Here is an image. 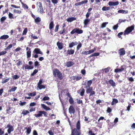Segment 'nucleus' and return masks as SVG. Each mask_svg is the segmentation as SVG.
I'll use <instances>...</instances> for the list:
<instances>
[{
    "label": "nucleus",
    "instance_id": "603ef678",
    "mask_svg": "<svg viewBox=\"0 0 135 135\" xmlns=\"http://www.w3.org/2000/svg\"><path fill=\"white\" fill-rule=\"evenodd\" d=\"M69 101L71 104H73L74 103V100L72 97H70V98Z\"/></svg>",
    "mask_w": 135,
    "mask_h": 135
},
{
    "label": "nucleus",
    "instance_id": "7ed1b4c3",
    "mask_svg": "<svg viewBox=\"0 0 135 135\" xmlns=\"http://www.w3.org/2000/svg\"><path fill=\"white\" fill-rule=\"evenodd\" d=\"M6 128H8L7 131L9 134L11 132L14 131V129L13 127L10 124H8Z\"/></svg>",
    "mask_w": 135,
    "mask_h": 135
},
{
    "label": "nucleus",
    "instance_id": "6e6d98bb",
    "mask_svg": "<svg viewBox=\"0 0 135 135\" xmlns=\"http://www.w3.org/2000/svg\"><path fill=\"white\" fill-rule=\"evenodd\" d=\"M59 26L58 25H57L56 26L55 29L54 30V31L55 32H57L58 31V29H59Z\"/></svg>",
    "mask_w": 135,
    "mask_h": 135
},
{
    "label": "nucleus",
    "instance_id": "9b49d317",
    "mask_svg": "<svg viewBox=\"0 0 135 135\" xmlns=\"http://www.w3.org/2000/svg\"><path fill=\"white\" fill-rule=\"evenodd\" d=\"M57 45L59 50H61L63 48V44L62 43L58 41L57 43Z\"/></svg>",
    "mask_w": 135,
    "mask_h": 135
},
{
    "label": "nucleus",
    "instance_id": "3c124183",
    "mask_svg": "<svg viewBox=\"0 0 135 135\" xmlns=\"http://www.w3.org/2000/svg\"><path fill=\"white\" fill-rule=\"evenodd\" d=\"M38 70H37L35 69L34 70L33 72L31 74V76H33L35 74H36L37 72H38Z\"/></svg>",
    "mask_w": 135,
    "mask_h": 135
},
{
    "label": "nucleus",
    "instance_id": "aec40b11",
    "mask_svg": "<svg viewBox=\"0 0 135 135\" xmlns=\"http://www.w3.org/2000/svg\"><path fill=\"white\" fill-rule=\"evenodd\" d=\"M54 22L52 21H51L50 22L49 25V29L50 30H51L54 27Z\"/></svg>",
    "mask_w": 135,
    "mask_h": 135
},
{
    "label": "nucleus",
    "instance_id": "49530a36",
    "mask_svg": "<svg viewBox=\"0 0 135 135\" xmlns=\"http://www.w3.org/2000/svg\"><path fill=\"white\" fill-rule=\"evenodd\" d=\"M77 30V28L74 29L70 32L71 34H74L75 33H76Z\"/></svg>",
    "mask_w": 135,
    "mask_h": 135
},
{
    "label": "nucleus",
    "instance_id": "4d7b16f0",
    "mask_svg": "<svg viewBox=\"0 0 135 135\" xmlns=\"http://www.w3.org/2000/svg\"><path fill=\"white\" fill-rule=\"evenodd\" d=\"M21 4L24 7L26 8L27 9H28V7L26 4L23 3V2H21Z\"/></svg>",
    "mask_w": 135,
    "mask_h": 135
},
{
    "label": "nucleus",
    "instance_id": "6e6552de",
    "mask_svg": "<svg viewBox=\"0 0 135 135\" xmlns=\"http://www.w3.org/2000/svg\"><path fill=\"white\" fill-rule=\"evenodd\" d=\"M69 112L70 114H71L72 113L74 114L75 113V109L74 107L72 106H70L69 108Z\"/></svg>",
    "mask_w": 135,
    "mask_h": 135
},
{
    "label": "nucleus",
    "instance_id": "2f4dec72",
    "mask_svg": "<svg viewBox=\"0 0 135 135\" xmlns=\"http://www.w3.org/2000/svg\"><path fill=\"white\" fill-rule=\"evenodd\" d=\"M29 113V112L27 110H23L22 114H23L24 115H26L27 114H28Z\"/></svg>",
    "mask_w": 135,
    "mask_h": 135
},
{
    "label": "nucleus",
    "instance_id": "a211bd4d",
    "mask_svg": "<svg viewBox=\"0 0 135 135\" xmlns=\"http://www.w3.org/2000/svg\"><path fill=\"white\" fill-rule=\"evenodd\" d=\"M74 51L72 49L68 50L67 51V55L73 54H74Z\"/></svg>",
    "mask_w": 135,
    "mask_h": 135
},
{
    "label": "nucleus",
    "instance_id": "473e14b6",
    "mask_svg": "<svg viewBox=\"0 0 135 135\" xmlns=\"http://www.w3.org/2000/svg\"><path fill=\"white\" fill-rule=\"evenodd\" d=\"M37 8L42 7V4L40 2H38L37 3Z\"/></svg>",
    "mask_w": 135,
    "mask_h": 135
},
{
    "label": "nucleus",
    "instance_id": "0eeeda50",
    "mask_svg": "<svg viewBox=\"0 0 135 135\" xmlns=\"http://www.w3.org/2000/svg\"><path fill=\"white\" fill-rule=\"evenodd\" d=\"M24 129H25L26 130V134L28 135L30 134L31 133V131L32 128L31 126H30L28 128L25 127Z\"/></svg>",
    "mask_w": 135,
    "mask_h": 135
},
{
    "label": "nucleus",
    "instance_id": "bb28decb",
    "mask_svg": "<svg viewBox=\"0 0 135 135\" xmlns=\"http://www.w3.org/2000/svg\"><path fill=\"white\" fill-rule=\"evenodd\" d=\"M90 20L89 19H86L84 20V23L85 25H86L90 22Z\"/></svg>",
    "mask_w": 135,
    "mask_h": 135
},
{
    "label": "nucleus",
    "instance_id": "09e8293b",
    "mask_svg": "<svg viewBox=\"0 0 135 135\" xmlns=\"http://www.w3.org/2000/svg\"><path fill=\"white\" fill-rule=\"evenodd\" d=\"M13 46V45L12 44L9 45L5 49L6 50H8L11 48Z\"/></svg>",
    "mask_w": 135,
    "mask_h": 135
},
{
    "label": "nucleus",
    "instance_id": "79ce46f5",
    "mask_svg": "<svg viewBox=\"0 0 135 135\" xmlns=\"http://www.w3.org/2000/svg\"><path fill=\"white\" fill-rule=\"evenodd\" d=\"M38 11L40 13H42L43 12V11H44L43 7L42 8H38Z\"/></svg>",
    "mask_w": 135,
    "mask_h": 135
},
{
    "label": "nucleus",
    "instance_id": "39448f33",
    "mask_svg": "<svg viewBox=\"0 0 135 135\" xmlns=\"http://www.w3.org/2000/svg\"><path fill=\"white\" fill-rule=\"evenodd\" d=\"M33 53L37 54H40L41 55L43 54V52L41 51L40 49L38 48L35 49L33 51Z\"/></svg>",
    "mask_w": 135,
    "mask_h": 135
},
{
    "label": "nucleus",
    "instance_id": "393cba45",
    "mask_svg": "<svg viewBox=\"0 0 135 135\" xmlns=\"http://www.w3.org/2000/svg\"><path fill=\"white\" fill-rule=\"evenodd\" d=\"M38 113L37 114H35V116L36 117H41L42 116V111H38Z\"/></svg>",
    "mask_w": 135,
    "mask_h": 135
},
{
    "label": "nucleus",
    "instance_id": "37998d69",
    "mask_svg": "<svg viewBox=\"0 0 135 135\" xmlns=\"http://www.w3.org/2000/svg\"><path fill=\"white\" fill-rule=\"evenodd\" d=\"M9 80V78H8L6 79L5 80H2V84H4L8 82Z\"/></svg>",
    "mask_w": 135,
    "mask_h": 135
},
{
    "label": "nucleus",
    "instance_id": "dca6fc26",
    "mask_svg": "<svg viewBox=\"0 0 135 135\" xmlns=\"http://www.w3.org/2000/svg\"><path fill=\"white\" fill-rule=\"evenodd\" d=\"M41 106L42 107L46 110H50V108L47 107L44 104H42Z\"/></svg>",
    "mask_w": 135,
    "mask_h": 135
},
{
    "label": "nucleus",
    "instance_id": "a19ab883",
    "mask_svg": "<svg viewBox=\"0 0 135 135\" xmlns=\"http://www.w3.org/2000/svg\"><path fill=\"white\" fill-rule=\"evenodd\" d=\"M6 19V17L5 16H3L1 17V22L3 23Z\"/></svg>",
    "mask_w": 135,
    "mask_h": 135
},
{
    "label": "nucleus",
    "instance_id": "8fccbe9b",
    "mask_svg": "<svg viewBox=\"0 0 135 135\" xmlns=\"http://www.w3.org/2000/svg\"><path fill=\"white\" fill-rule=\"evenodd\" d=\"M26 103L25 102H22L21 101H20V102L19 103V104L21 106H23L25 105Z\"/></svg>",
    "mask_w": 135,
    "mask_h": 135
},
{
    "label": "nucleus",
    "instance_id": "c756f323",
    "mask_svg": "<svg viewBox=\"0 0 135 135\" xmlns=\"http://www.w3.org/2000/svg\"><path fill=\"white\" fill-rule=\"evenodd\" d=\"M17 89V87L14 86L13 87H12L10 89H9L8 91L9 92L15 91Z\"/></svg>",
    "mask_w": 135,
    "mask_h": 135
},
{
    "label": "nucleus",
    "instance_id": "5fc2aeb1",
    "mask_svg": "<svg viewBox=\"0 0 135 135\" xmlns=\"http://www.w3.org/2000/svg\"><path fill=\"white\" fill-rule=\"evenodd\" d=\"M80 53L81 54H85V55H87L88 54V51H83L82 52H81Z\"/></svg>",
    "mask_w": 135,
    "mask_h": 135
},
{
    "label": "nucleus",
    "instance_id": "f8f14e48",
    "mask_svg": "<svg viewBox=\"0 0 135 135\" xmlns=\"http://www.w3.org/2000/svg\"><path fill=\"white\" fill-rule=\"evenodd\" d=\"M124 70V68L123 66H122L120 68L116 69H115L114 72L115 73H118L123 71Z\"/></svg>",
    "mask_w": 135,
    "mask_h": 135
},
{
    "label": "nucleus",
    "instance_id": "c85d7f7f",
    "mask_svg": "<svg viewBox=\"0 0 135 135\" xmlns=\"http://www.w3.org/2000/svg\"><path fill=\"white\" fill-rule=\"evenodd\" d=\"M31 50H29L27 51L26 52L27 58L30 57L31 56Z\"/></svg>",
    "mask_w": 135,
    "mask_h": 135
},
{
    "label": "nucleus",
    "instance_id": "a878e982",
    "mask_svg": "<svg viewBox=\"0 0 135 135\" xmlns=\"http://www.w3.org/2000/svg\"><path fill=\"white\" fill-rule=\"evenodd\" d=\"M76 18L74 17H70L67 19V21L68 22H71L73 21L76 20Z\"/></svg>",
    "mask_w": 135,
    "mask_h": 135
},
{
    "label": "nucleus",
    "instance_id": "a18cd8bd",
    "mask_svg": "<svg viewBox=\"0 0 135 135\" xmlns=\"http://www.w3.org/2000/svg\"><path fill=\"white\" fill-rule=\"evenodd\" d=\"M81 46L82 44L81 43L79 44L77 46V50H78L81 47Z\"/></svg>",
    "mask_w": 135,
    "mask_h": 135
},
{
    "label": "nucleus",
    "instance_id": "774afa93",
    "mask_svg": "<svg viewBox=\"0 0 135 135\" xmlns=\"http://www.w3.org/2000/svg\"><path fill=\"white\" fill-rule=\"evenodd\" d=\"M33 135H38L37 133L36 130H34L33 132Z\"/></svg>",
    "mask_w": 135,
    "mask_h": 135
},
{
    "label": "nucleus",
    "instance_id": "2eb2a0df",
    "mask_svg": "<svg viewBox=\"0 0 135 135\" xmlns=\"http://www.w3.org/2000/svg\"><path fill=\"white\" fill-rule=\"evenodd\" d=\"M74 63L72 61H68L66 63V66L67 67H71L74 65Z\"/></svg>",
    "mask_w": 135,
    "mask_h": 135
},
{
    "label": "nucleus",
    "instance_id": "4468645a",
    "mask_svg": "<svg viewBox=\"0 0 135 135\" xmlns=\"http://www.w3.org/2000/svg\"><path fill=\"white\" fill-rule=\"evenodd\" d=\"M108 82L113 87H114L115 86V83L114 82L113 80L111 79L109 80L108 81Z\"/></svg>",
    "mask_w": 135,
    "mask_h": 135
},
{
    "label": "nucleus",
    "instance_id": "c9c22d12",
    "mask_svg": "<svg viewBox=\"0 0 135 135\" xmlns=\"http://www.w3.org/2000/svg\"><path fill=\"white\" fill-rule=\"evenodd\" d=\"M92 87H89L88 89H87L86 91L87 93H90L93 90Z\"/></svg>",
    "mask_w": 135,
    "mask_h": 135
},
{
    "label": "nucleus",
    "instance_id": "e2e57ef3",
    "mask_svg": "<svg viewBox=\"0 0 135 135\" xmlns=\"http://www.w3.org/2000/svg\"><path fill=\"white\" fill-rule=\"evenodd\" d=\"M34 65L35 66H37L39 65V62L38 61H36L34 62Z\"/></svg>",
    "mask_w": 135,
    "mask_h": 135
},
{
    "label": "nucleus",
    "instance_id": "de8ad7c7",
    "mask_svg": "<svg viewBox=\"0 0 135 135\" xmlns=\"http://www.w3.org/2000/svg\"><path fill=\"white\" fill-rule=\"evenodd\" d=\"M27 32V28H25L24 30L22 33V35H26Z\"/></svg>",
    "mask_w": 135,
    "mask_h": 135
},
{
    "label": "nucleus",
    "instance_id": "bf43d9fd",
    "mask_svg": "<svg viewBox=\"0 0 135 135\" xmlns=\"http://www.w3.org/2000/svg\"><path fill=\"white\" fill-rule=\"evenodd\" d=\"M9 17L10 18H13V15L11 13L9 12L8 14Z\"/></svg>",
    "mask_w": 135,
    "mask_h": 135
},
{
    "label": "nucleus",
    "instance_id": "69168bd1",
    "mask_svg": "<svg viewBox=\"0 0 135 135\" xmlns=\"http://www.w3.org/2000/svg\"><path fill=\"white\" fill-rule=\"evenodd\" d=\"M95 93V91H92L90 93L89 95V96H91L94 95Z\"/></svg>",
    "mask_w": 135,
    "mask_h": 135
},
{
    "label": "nucleus",
    "instance_id": "1a4fd4ad",
    "mask_svg": "<svg viewBox=\"0 0 135 135\" xmlns=\"http://www.w3.org/2000/svg\"><path fill=\"white\" fill-rule=\"evenodd\" d=\"M92 82V80H91L88 81L87 82H85V86L86 88H87L88 87H90Z\"/></svg>",
    "mask_w": 135,
    "mask_h": 135
},
{
    "label": "nucleus",
    "instance_id": "c03bdc74",
    "mask_svg": "<svg viewBox=\"0 0 135 135\" xmlns=\"http://www.w3.org/2000/svg\"><path fill=\"white\" fill-rule=\"evenodd\" d=\"M14 12L18 14H20L21 13V11L20 10H17L16 9H14L13 10Z\"/></svg>",
    "mask_w": 135,
    "mask_h": 135
},
{
    "label": "nucleus",
    "instance_id": "13d9d810",
    "mask_svg": "<svg viewBox=\"0 0 135 135\" xmlns=\"http://www.w3.org/2000/svg\"><path fill=\"white\" fill-rule=\"evenodd\" d=\"M7 51H2L0 52V56L5 54L7 53Z\"/></svg>",
    "mask_w": 135,
    "mask_h": 135
},
{
    "label": "nucleus",
    "instance_id": "680f3d73",
    "mask_svg": "<svg viewBox=\"0 0 135 135\" xmlns=\"http://www.w3.org/2000/svg\"><path fill=\"white\" fill-rule=\"evenodd\" d=\"M107 112L108 113L111 112L112 111V109L109 107H108L107 110Z\"/></svg>",
    "mask_w": 135,
    "mask_h": 135
},
{
    "label": "nucleus",
    "instance_id": "4be33fe9",
    "mask_svg": "<svg viewBox=\"0 0 135 135\" xmlns=\"http://www.w3.org/2000/svg\"><path fill=\"white\" fill-rule=\"evenodd\" d=\"M9 36L7 35H4L1 36L0 37V39H6L9 38Z\"/></svg>",
    "mask_w": 135,
    "mask_h": 135
},
{
    "label": "nucleus",
    "instance_id": "6ab92c4d",
    "mask_svg": "<svg viewBox=\"0 0 135 135\" xmlns=\"http://www.w3.org/2000/svg\"><path fill=\"white\" fill-rule=\"evenodd\" d=\"M118 101L117 99L115 98H113V101L111 103V105H113L115 104H116L118 103Z\"/></svg>",
    "mask_w": 135,
    "mask_h": 135
},
{
    "label": "nucleus",
    "instance_id": "338daca9",
    "mask_svg": "<svg viewBox=\"0 0 135 135\" xmlns=\"http://www.w3.org/2000/svg\"><path fill=\"white\" fill-rule=\"evenodd\" d=\"M35 110V108H30V109L29 110V111L30 112H32L33 111H34Z\"/></svg>",
    "mask_w": 135,
    "mask_h": 135
},
{
    "label": "nucleus",
    "instance_id": "72a5a7b5",
    "mask_svg": "<svg viewBox=\"0 0 135 135\" xmlns=\"http://www.w3.org/2000/svg\"><path fill=\"white\" fill-rule=\"evenodd\" d=\"M109 9H110V7H109L104 6L102 8V10L104 11L108 10Z\"/></svg>",
    "mask_w": 135,
    "mask_h": 135
},
{
    "label": "nucleus",
    "instance_id": "e433bc0d",
    "mask_svg": "<svg viewBox=\"0 0 135 135\" xmlns=\"http://www.w3.org/2000/svg\"><path fill=\"white\" fill-rule=\"evenodd\" d=\"M41 21V19L39 17H37L35 18V21L36 23H38L40 22Z\"/></svg>",
    "mask_w": 135,
    "mask_h": 135
},
{
    "label": "nucleus",
    "instance_id": "4c0bfd02",
    "mask_svg": "<svg viewBox=\"0 0 135 135\" xmlns=\"http://www.w3.org/2000/svg\"><path fill=\"white\" fill-rule=\"evenodd\" d=\"M36 92H33L32 93H28V95L30 96H34L36 95Z\"/></svg>",
    "mask_w": 135,
    "mask_h": 135
},
{
    "label": "nucleus",
    "instance_id": "f03ea898",
    "mask_svg": "<svg viewBox=\"0 0 135 135\" xmlns=\"http://www.w3.org/2000/svg\"><path fill=\"white\" fill-rule=\"evenodd\" d=\"M134 26L133 25L127 28L124 31V35H127L132 31L134 28Z\"/></svg>",
    "mask_w": 135,
    "mask_h": 135
},
{
    "label": "nucleus",
    "instance_id": "423d86ee",
    "mask_svg": "<svg viewBox=\"0 0 135 135\" xmlns=\"http://www.w3.org/2000/svg\"><path fill=\"white\" fill-rule=\"evenodd\" d=\"M119 4V2L118 1L116 2H109L108 3V5L110 6H117Z\"/></svg>",
    "mask_w": 135,
    "mask_h": 135
},
{
    "label": "nucleus",
    "instance_id": "0e129e2a",
    "mask_svg": "<svg viewBox=\"0 0 135 135\" xmlns=\"http://www.w3.org/2000/svg\"><path fill=\"white\" fill-rule=\"evenodd\" d=\"M65 31H66L65 29V28H63L62 30H61L60 32V33H59L60 34H63L65 32Z\"/></svg>",
    "mask_w": 135,
    "mask_h": 135
},
{
    "label": "nucleus",
    "instance_id": "412c9836",
    "mask_svg": "<svg viewBox=\"0 0 135 135\" xmlns=\"http://www.w3.org/2000/svg\"><path fill=\"white\" fill-rule=\"evenodd\" d=\"M128 11H125L121 9L118 11V12L119 13H122L123 14H126L128 13Z\"/></svg>",
    "mask_w": 135,
    "mask_h": 135
},
{
    "label": "nucleus",
    "instance_id": "cd10ccee",
    "mask_svg": "<svg viewBox=\"0 0 135 135\" xmlns=\"http://www.w3.org/2000/svg\"><path fill=\"white\" fill-rule=\"evenodd\" d=\"M33 67L31 66H29L28 65H26L25 67V69H33Z\"/></svg>",
    "mask_w": 135,
    "mask_h": 135
},
{
    "label": "nucleus",
    "instance_id": "9d476101",
    "mask_svg": "<svg viewBox=\"0 0 135 135\" xmlns=\"http://www.w3.org/2000/svg\"><path fill=\"white\" fill-rule=\"evenodd\" d=\"M78 43L77 42H72L70 43L69 47L70 48H72L73 46L78 45Z\"/></svg>",
    "mask_w": 135,
    "mask_h": 135
},
{
    "label": "nucleus",
    "instance_id": "864d4df0",
    "mask_svg": "<svg viewBox=\"0 0 135 135\" xmlns=\"http://www.w3.org/2000/svg\"><path fill=\"white\" fill-rule=\"evenodd\" d=\"M19 78V76L17 75H15L13 76V79L16 80L18 79Z\"/></svg>",
    "mask_w": 135,
    "mask_h": 135
},
{
    "label": "nucleus",
    "instance_id": "ea45409f",
    "mask_svg": "<svg viewBox=\"0 0 135 135\" xmlns=\"http://www.w3.org/2000/svg\"><path fill=\"white\" fill-rule=\"evenodd\" d=\"M76 33L78 34H81L83 33V31L81 30H80L79 28H77Z\"/></svg>",
    "mask_w": 135,
    "mask_h": 135
},
{
    "label": "nucleus",
    "instance_id": "052dcab7",
    "mask_svg": "<svg viewBox=\"0 0 135 135\" xmlns=\"http://www.w3.org/2000/svg\"><path fill=\"white\" fill-rule=\"evenodd\" d=\"M49 98L48 97L45 96L43 98V100H48L49 99Z\"/></svg>",
    "mask_w": 135,
    "mask_h": 135
},
{
    "label": "nucleus",
    "instance_id": "ddd939ff",
    "mask_svg": "<svg viewBox=\"0 0 135 135\" xmlns=\"http://www.w3.org/2000/svg\"><path fill=\"white\" fill-rule=\"evenodd\" d=\"M119 53L120 55H122L125 54L126 52L123 48H122L119 50Z\"/></svg>",
    "mask_w": 135,
    "mask_h": 135
},
{
    "label": "nucleus",
    "instance_id": "f3484780",
    "mask_svg": "<svg viewBox=\"0 0 135 135\" xmlns=\"http://www.w3.org/2000/svg\"><path fill=\"white\" fill-rule=\"evenodd\" d=\"M79 91L80 93V94L81 96H83L84 95V93L85 92V90L83 88L79 90L78 91V92Z\"/></svg>",
    "mask_w": 135,
    "mask_h": 135
},
{
    "label": "nucleus",
    "instance_id": "58836bf2",
    "mask_svg": "<svg viewBox=\"0 0 135 135\" xmlns=\"http://www.w3.org/2000/svg\"><path fill=\"white\" fill-rule=\"evenodd\" d=\"M96 50V49L95 48H94L93 49H92L91 50H89L88 51V54H90L94 52Z\"/></svg>",
    "mask_w": 135,
    "mask_h": 135
},
{
    "label": "nucleus",
    "instance_id": "7c9ffc66",
    "mask_svg": "<svg viewBox=\"0 0 135 135\" xmlns=\"http://www.w3.org/2000/svg\"><path fill=\"white\" fill-rule=\"evenodd\" d=\"M37 87L40 90H41L42 89H45V86L42 85H38Z\"/></svg>",
    "mask_w": 135,
    "mask_h": 135
},
{
    "label": "nucleus",
    "instance_id": "f257e3e1",
    "mask_svg": "<svg viewBox=\"0 0 135 135\" xmlns=\"http://www.w3.org/2000/svg\"><path fill=\"white\" fill-rule=\"evenodd\" d=\"M53 73L55 77L57 76L60 80L62 79V74L57 69H56L54 70L53 71Z\"/></svg>",
    "mask_w": 135,
    "mask_h": 135
},
{
    "label": "nucleus",
    "instance_id": "b1692460",
    "mask_svg": "<svg viewBox=\"0 0 135 135\" xmlns=\"http://www.w3.org/2000/svg\"><path fill=\"white\" fill-rule=\"evenodd\" d=\"M76 129L78 130H79L80 127V120H78L76 124Z\"/></svg>",
    "mask_w": 135,
    "mask_h": 135
},
{
    "label": "nucleus",
    "instance_id": "5701e85b",
    "mask_svg": "<svg viewBox=\"0 0 135 135\" xmlns=\"http://www.w3.org/2000/svg\"><path fill=\"white\" fill-rule=\"evenodd\" d=\"M82 78L81 76H74L73 77V80L78 81L80 80Z\"/></svg>",
    "mask_w": 135,
    "mask_h": 135
},
{
    "label": "nucleus",
    "instance_id": "f704fd0d",
    "mask_svg": "<svg viewBox=\"0 0 135 135\" xmlns=\"http://www.w3.org/2000/svg\"><path fill=\"white\" fill-rule=\"evenodd\" d=\"M108 24V22H105L103 23L102 25L101 26V28H103L105 27Z\"/></svg>",
    "mask_w": 135,
    "mask_h": 135
},
{
    "label": "nucleus",
    "instance_id": "20e7f679",
    "mask_svg": "<svg viewBox=\"0 0 135 135\" xmlns=\"http://www.w3.org/2000/svg\"><path fill=\"white\" fill-rule=\"evenodd\" d=\"M79 131L76 128L74 129L72 131V135H79Z\"/></svg>",
    "mask_w": 135,
    "mask_h": 135
}]
</instances>
